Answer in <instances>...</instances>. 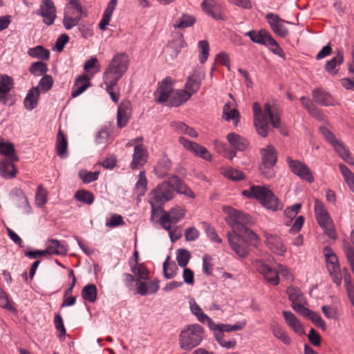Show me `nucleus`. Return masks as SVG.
I'll use <instances>...</instances> for the list:
<instances>
[{
  "label": "nucleus",
  "instance_id": "1",
  "mask_svg": "<svg viewBox=\"0 0 354 354\" xmlns=\"http://www.w3.org/2000/svg\"><path fill=\"white\" fill-rule=\"evenodd\" d=\"M223 210L227 215L225 222L232 230V232L227 234L229 244L239 257L245 258L249 254V248L242 241L239 235L243 230H245L246 224L251 222V217L230 206H223Z\"/></svg>",
  "mask_w": 354,
  "mask_h": 354
},
{
  "label": "nucleus",
  "instance_id": "2",
  "mask_svg": "<svg viewBox=\"0 0 354 354\" xmlns=\"http://www.w3.org/2000/svg\"><path fill=\"white\" fill-rule=\"evenodd\" d=\"M242 194L250 198L258 200L264 207L272 211L281 210L282 203L266 187L252 185L248 189L243 190Z\"/></svg>",
  "mask_w": 354,
  "mask_h": 354
},
{
  "label": "nucleus",
  "instance_id": "3",
  "mask_svg": "<svg viewBox=\"0 0 354 354\" xmlns=\"http://www.w3.org/2000/svg\"><path fill=\"white\" fill-rule=\"evenodd\" d=\"M149 203L151 207V216L162 210V206L174 198V189L169 183V179L158 185L149 194Z\"/></svg>",
  "mask_w": 354,
  "mask_h": 354
},
{
  "label": "nucleus",
  "instance_id": "4",
  "mask_svg": "<svg viewBox=\"0 0 354 354\" xmlns=\"http://www.w3.org/2000/svg\"><path fill=\"white\" fill-rule=\"evenodd\" d=\"M129 66V58L126 53L115 54L103 73V81L118 83L127 71Z\"/></svg>",
  "mask_w": 354,
  "mask_h": 354
},
{
  "label": "nucleus",
  "instance_id": "5",
  "mask_svg": "<svg viewBox=\"0 0 354 354\" xmlns=\"http://www.w3.org/2000/svg\"><path fill=\"white\" fill-rule=\"evenodd\" d=\"M204 335L203 327L198 324H191L181 330L179 335V344L181 348L191 351L201 342Z\"/></svg>",
  "mask_w": 354,
  "mask_h": 354
},
{
  "label": "nucleus",
  "instance_id": "6",
  "mask_svg": "<svg viewBox=\"0 0 354 354\" xmlns=\"http://www.w3.org/2000/svg\"><path fill=\"white\" fill-rule=\"evenodd\" d=\"M324 254L330 276L337 286H340L342 277L337 255L328 246L324 248Z\"/></svg>",
  "mask_w": 354,
  "mask_h": 354
},
{
  "label": "nucleus",
  "instance_id": "7",
  "mask_svg": "<svg viewBox=\"0 0 354 354\" xmlns=\"http://www.w3.org/2000/svg\"><path fill=\"white\" fill-rule=\"evenodd\" d=\"M254 119L268 115L271 124L274 128H279L281 126L280 113L277 108H272L269 104L264 106V112L259 102L253 104Z\"/></svg>",
  "mask_w": 354,
  "mask_h": 354
},
{
  "label": "nucleus",
  "instance_id": "8",
  "mask_svg": "<svg viewBox=\"0 0 354 354\" xmlns=\"http://www.w3.org/2000/svg\"><path fill=\"white\" fill-rule=\"evenodd\" d=\"M162 212L163 214L160 218V224L166 230H169L171 228V224L179 222L186 214V209L180 206L171 208L168 212L164 210Z\"/></svg>",
  "mask_w": 354,
  "mask_h": 354
},
{
  "label": "nucleus",
  "instance_id": "9",
  "mask_svg": "<svg viewBox=\"0 0 354 354\" xmlns=\"http://www.w3.org/2000/svg\"><path fill=\"white\" fill-rule=\"evenodd\" d=\"M287 163L290 171L299 176L302 180H306L308 183H313L315 180L314 176L310 168L303 162L293 160L288 156L286 158Z\"/></svg>",
  "mask_w": 354,
  "mask_h": 354
},
{
  "label": "nucleus",
  "instance_id": "10",
  "mask_svg": "<svg viewBox=\"0 0 354 354\" xmlns=\"http://www.w3.org/2000/svg\"><path fill=\"white\" fill-rule=\"evenodd\" d=\"M253 264L257 270L263 275L265 280L272 286H277L279 283L278 272L264 262L262 259H256Z\"/></svg>",
  "mask_w": 354,
  "mask_h": 354
},
{
  "label": "nucleus",
  "instance_id": "11",
  "mask_svg": "<svg viewBox=\"0 0 354 354\" xmlns=\"http://www.w3.org/2000/svg\"><path fill=\"white\" fill-rule=\"evenodd\" d=\"M266 19L274 34L281 37H286L288 35L289 31L285 24H290V22L281 19L279 15L272 12L268 13L266 15Z\"/></svg>",
  "mask_w": 354,
  "mask_h": 354
},
{
  "label": "nucleus",
  "instance_id": "12",
  "mask_svg": "<svg viewBox=\"0 0 354 354\" xmlns=\"http://www.w3.org/2000/svg\"><path fill=\"white\" fill-rule=\"evenodd\" d=\"M37 15L43 17V22L50 26L56 18V8L52 0H41L39 9L36 11Z\"/></svg>",
  "mask_w": 354,
  "mask_h": 354
},
{
  "label": "nucleus",
  "instance_id": "13",
  "mask_svg": "<svg viewBox=\"0 0 354 354\" xmlns=\"http://www.w3.org/2000/svg\"><path fill=\"white\" fill-rule=\"evenodd\" d=\"M201 8L215 20H226L224 8L216 0H203L201 3Z\"/></svg>",
  "mask_w": 354,
  "mask_h": 354
},
{
  "label": "nucleus",
  "instance_id": "14",
  "mask_svg": "<svg viewBox=\"0 0 354 354\" xmlns=\"http://www.w3.org/2000/svg\"><path fill=\"white\" fill-rule=\"evenodd\" d=\"M266 245L272 252L277 255L284 256L286 247L281 238L277 234L265 232Z\"/></svg>",
  "mask_w": 354,
  "mask_h": 354
},
{
  "label": "nucleus",
  "instance_id": "15",
  "mask_svg": "<svg viewBox=\"0 0 354 354\" xmlns=\"http://www.w3.org/2000/svg\"><path fill=\"white\" fill-rule=\"evenodd\" d=\"M178 141L187 150L189 151L194 155L200 156L206 160H209L211 159V154L205 147L195 142L188 140L184 137H180Z\"/></svg>",
  "mask_w": 354,
  "mask_h": 354
},
{
  "label": "nucleus",
  "instance_id": "16",
  "mask_svg": "<svg viewBox=\"0 0 354 354\" xmlns=\"http://www.w3.org/2000/svg\"><path fill=\"white\" fill-rule=\"evenodd\" d=\"M172 93V80L171 77H167L160 82L154 95L156 101L159 103H162L167 101L169 102Z\"/></svg>",
  "mask_w": 354,
  "mask_h": 354
},
{
  "label": "nucleus",
  "instance_id": "17",
  "mask_svg": "<svg viewBox=\"0 0 354 354\" xmlns=\"http://www.w3.org/2000/svg\"><path fill=\"white\" fill-rule=\"evenodd\" d=\"M148 151L146 146L138 144L135 146L131 162L132 169H140L147 161Z\"/></svg>",
  "mask_w": 354,
  "mask_h": 354
},
{
  "label": "nucleus",
  "instance_id": "18",
  "mask_svg": "<svg viewBox=\"0 0 354 354\" xmlns=\"http://www.w3.org/2000/svg\"><path fill=\"white\" fill-rule=\"evenodd\" d=\"M205 78V73L198 71H194L187 80L185 85V91L190 94V97L200 89L202 81Z\"/></svg>",
  "mask_w": 354,
  "mask_h": 354
},
{
  "label": "nucleus",
  "instance_id": "19",
  "mask_svg": "<svg viewBox=\"0 0 354 354\" xmlns=\"http://www.w3.org/2000/svg\"><path fill=\"white\" fill-rule=\"evenodd\" d=\"M312 97L315 103L322 106H335L337 104L333 97L321 88H316L312 91Z\"/></svg>",
  "mask_w": 354,
  "mask_h": 354
},
{
  "label": "nucleus",
  "instance_id": "20",
  "mask_svg": "<svg viewBox=\"0 0 354 354\" xmlns=\"http://www.w3.org/2000/svg\"><path fill=\"white\" fill-rule=\"evenodd\" d=\"M169 183L178 194H183L190 198H194L195 194L194 192L178 176H172L169 178Z\"/></svg>",
  "mask_w": 354,
  "mask_h": 354
},
{
  "label": "nucleus",
  "instance_id": "21",
  "mask_svg": "<svg viewBox=\"0 0 354 354\" xmlns=\"http://www.w3.org/2000/svg\"><path fill=\"white\" fill-rule=\"evenodd\" d=\"M282 315L286 324L293 332L299 335L305 334V330L302 324L295 314L290 311L283 310Z\"/></svg>",
  "mask_w": 354,
  "mask_h": 354
},
{
  "label": "nucleus",
  "instance_id": "22",
  "mask_svg": "<svg viewBox=\"0 0 354 354\" xmlns=\"http://www.w3.org/2000/svg\"><path fill=\"white\" fill-rule=\"evenodd\" d=\"M91 86V78L86 74L79 75L73 86L71 97H77Z\"/></svg>",
  "mask_w": 354,
  "mask_h": 354
},
{
  "label": "nucleus",
  "instance_id": "23",
  "mask_svg": "<svg viewBox=\"0 0 354 354\" xmlns=\"http://www.w3.org/2000/svg\"><path fill=\"white\" fill-rule=\"evenodd\" d=\"M159 290V280L154 279L148 282H137V293L141 296L156 294Z\"/></svg>",
  "mask_w": 354,
  "mask_h": 354
},
{
  "label": "nucleus",
  "instance_id": "24",
  "mask_svg": "<svg viewBox=\"0 0 354 354\" xmlns=\"http://www.w3.org/2000/svg\"><path fill=\"white\" fill-rule=\"evenodd\" d=\"M244 35L249 37L252 42L263 46H266L272 37L271 34L266 29H261L259 31L250 30L246 32Z\"/></svg>",
  "mask_w": 354,
  "mask_h": 354
},
{
  "label": "nucleus",
  "instance_id": "25",
  "mask_svg": "<svg viewBox=\"0 0 354 354\" xmlns=\"http://www.w3.org/2000/svg\"><path fill=\"white\" fill-rule=\"evenodd\" d=\"M315 214L319 226L333 221L324 204L319 199L315 200Z\"/></svg>",
  "mask_w": 354,
  "mask_h": 354
},
{
  "label": "nucleus",
  "instance_id": "26",
  "mask_svg": "<svg viewBox=\"0 0 354 354\" xmlns=\"http://www.w3.org/2000/svg\"><path fill=\"white\" fill-rule=\"evenodd\" d=\"M262 162L261 164L274 167L277 161V151L272 145H267L261 149Z\"/></svg>",
  "mask_w": 354,
  "mask_h": 354
},
{
  "label": "nucleus",
  "instance_id": "27",
  "mask_svg": "<svg viewBox=\"0 0 354 354\" xmlns=\"http://www.w3.org/2000/svg\"><path fill=\"white\" fill-rule=\"evenodd\" d=\"M40 91L38 87H32L28 91L24 100V105L26 110L32 111L37 106L39 100Z\"/></svg>",
  "mask_w": 354,
  "mask_h": 354
},
{
  "label": "nucleus",
  "instance_id": "28",
  "mask_svg": "<svg viewBox=\"0 0 354 354\" xmlns=\"http://www.w3.org/2000/svg\"><path fill=\"white\" fill-rule=\"evenodd\" d=\"M227 139L230 145L236 150L244 151L249 146V142L247 139L235 133H229Z\"/></svg>",
  "mask_w": 354,
  "mask_h": 354
},
{
  "label": "nucleus",
  "instance_id": "29",
  "mask_svg": "<svg viewBox=\"0 0 354 354\" xmlns=\"http://www.w3.org/2000/svg\"><path fill=\"white\" fill-rule=\"evenodd\" d=\"M186 45L183 34H178L167 46L170 51V55L174 58L176 57L180 50L184 48Z\"/></svg>",
  "mask_w": 354,
  "mask_h": 354
},
{
  "label": "nucleus",
  "instance_id": "30",
  "mask_svg": "<svg viewBox=\"0 0 354 354\" xmlns=\"http://www.w3.org/2000/svg\"><path fill=\"white\" fill-rule=\"evenodd\" d=\"M270 328L273 335L285 345H290L291 344V339L288 335L286 330L279 323L274 322L271 324Z\"/></svg>",
  "mask_w": 354,
  "mask_h": 354
},
{
  "label": "nucleus",
  "instance_id": "31",
  "mask_svg": "<svg viewBox=\"0 0 354 354\" xmlns=\"http://www.w3.org/2000/svg\"><path fill=\"white\" fill-rule=\"evenodd\" d=\"M190 94L185 90L173 91L168 105L171 106H179L190 99Z\"/></svg>",
  "mask_w": 354,
  "mask_h": 354
},
{
  "label": "nucleus",
  "instance_id": "32",
  "mask_svg": "<svg viewBox=\"0 0 354 354\" xmlns=\"http://www.w3.org/2000/svg\"><path fill=\"white\" fill-rule=\"evenodd\" d=\"M196 21L194 15L188 13H183L180 17L177 18L173 24L175 29H185L193 26Z\"/></svg>",
  "mask_w": 354,
  "mask_h": 354
},
{
  "label": "nucleus",
  "instance_id": "33",
  "mask_svg": "<svg viewBox=\"0 0 354 354\" xmlns=\"http://www.w3.org/2000/svg\"><path fill=\"white\" fill-rule=\"evenodd\" d=\"M46 252L48 254L65 255L67 248L59 241L51 239L48 241Z\"/></svg>",
  "mask_w": 354,
  "mask_h": 354
},
{
  "label": "nucleus",
  "instance_id": "34",
  "mask_svg": "<svg viewBox=\"0 0 354 354\" xmlns=\"http://www.w3.org/2000/svg\"><path fill=\"white\" fill-rule=\"evenodd\" d=\"M189 306L192 313L197 317L200 322H207L209 326L212 327V324H213L212 319L203 313L202 308L197 304L194 299L189 301Z\"/></svg>",
  "mask_w": 354,
  "mask_h": 354
},
{
  "label": "nucleus",
  "instance_id": "35",
  "mask_svg": "<svg viewBox=\"0 0 354 354\" xmlns=\"http://www.w3.org/2000/svg\"><path fill=\"white\" fill-rule=\"evenodd\" d=\"M67 149L68 142L66 137L62 129H59L57 133L56 141V150L57 155L62 158H66L68 156Z\"/></svg>",
  "mask_w": 354,
  "mask_h": 354
},
{
  "label": "nucleus",
  "instance_id": "36",
  "mask_svg": "<svg viewBox=\"0 0 354 354\" xmlns=\"http://www.w3.org/2000/svg\"><path fill=\"white\" fill-rule=\"evenodd\" d=\"M81 19L82 16L76 15L75 12H72L69 10H65L63 18L64 27L66 30H71L79 24Z\"/></svg>",
  "mask_w": 354,
  "mask_h": 354
},
{
  "label": "nucleus",
  "instance_id": "37",
  "mask_svg": "<svg viewBox=\"0 0 354 354\" xmlns=\"http://www.w3.org/2000/svg\"><path fill=\"white\" fill-rule=\"evenodd\" d=\"M116 5L117 0H111L109 2L99 24V27L102 30H104L109 25Z\"/></svg>",
  "mask_w": 354,
  "mask_h": 354
},
{
  "label": "nucleus",
  "instance_id": "38",
  "mask_svg": "<svg viewBox=\"0 0 354 354\" xmlns=\"http://www.w3.org/2000/svg\"><path fill=\"white\" fill-rule=\"evenodd\" d=\"M171 166H172L171 162L168 158V157L165 155L162 156L160 158L156 167L155 168V171H156V175L159 178H164L165 176H167L168 172L171 170Z\"/></svg>",
  "mask_w": 354,
  "mask_h": 354
},
{
  "label": "nucleus",
  "instance_id": "39",
  "mask_svg": "<svg viewBox=\"0 0 354 354\" xmlns=\"http://www.w3.org/2000/svg\"><path fill=\"white\" fill-rule=\"evenodd\" d=\"M335 151L339 156L349 165H354V160L351 156L348 149L344 146L343 142L339 140L333 145Z\"/></svg>",
  "mask_w": 354,
  "mask_h": 354
},
{
  "label": "nucleus",
  "instance_id": "40",
  "mask_svg": "<svg viewBox=\"0 0 354 354\" xmlns=\"http://www.w3.org/2000/svg\"><path fill=\"white\" fill-rule=\"evenodd\" d=\"M16 196L15 203L16 205L22 208L25 213L29 214L31 212V207L28 203L27 197L25 196L24 192L22 189L17 188L13 191Z\"/></svg>",
  "mask_w": 354,
  "mask_h": 354
},
{
  "label": "nucleus",
  "instance_id": "41",
  "mask_svg": "<svg viewBox=\"0 0 354 354\" xmlns=\"http://www.w3.org/2000/svg\"><path fill=\"white\" fill-rule=\"evenodd\" d=\"M247 324L246 320H243L241 322H239L236 324L231 325V324H212V327H210L214 331H219V332H231V331H236V330H241L243 328H245V326Z\"/></svg>",
  "mask_w": 354,
  "mask_h": 354
},
{
  "label": "nucleus",
  "instance_id": "42",
  "mask_svg": "<svg viewBox=\"0 0 354 354\" xmlns=\"http://www.w3.org/2000/svg\"><path fill=\"white\" fill-rule=\"evenodd\" d=\"M300 101L303 106L308 110L310 115H312L317 120L322 119L323 113L315 105H314L313 102L311 101L310 98L305 96H302L300 98Z\"/></svg>",
  "mask_w": 354,
  "mask_h": 354
},
{
  "label": "nucleus",
  "instance_id": "43",
  "mask_svg": "<svg viewBox=\"0 0 354 354\" xmlns=\"http://www.w3.org/2000/svg\"><path fill=\"white\" fill-rule=\"evenodd\" d=\"M16 175L14 164L8 160L0 161V176L4 178H12Z\"/></svg>",
  "mask_w": 354,
  "mask_h": 354
},
{
  "label": "nucleus",
  "instance_id": "44",
  "mask_svg": "<svg viewBox=\"0 0 354 354\" xmlns=\"http://www.w3.org/2000/svg\"><path fill=\"white\" fill-rule=\"evenodd\" d=\"M130 118V110L127 105L120 104L118 108L117 124L120 128L125 127Z\"/></svg>",
  "mask_w": 354,
  "mask_h": 354
},
{
  "label": "nucleus",
  "instance_id": "45",
  "mask_svg": "<svg viewBox=\"0 0 354 354\" xmlns=\"http://www.w3.org/2000/svg\"><path fill=\"white\" fill-rule=\"evenodd\" d=\"M268 115H265L254 119V124L257 133L263 138H266L268 133Z\"/></svg>",
  "mask_w": 354,
  "mask_h": 354
},
{
  "label": "nucleus",
  "instance_id": "46",
  "mask_svg": "<svg viewBox=\"0 0 354 354\" xmlns=\"http://www.w3.org/2000/svg\"><path fill=\"white\" fill-rule=\"evenodd\" d=\"M242 241L248 247V244L244 241L243 238L245 237L250 243L254 247L257 248L260 244V239L258 235L254 233L252 230L249 229L248 227L245 230H243L242 232H240L239 235Z\"/></svg>",
  "mask_w": 354,
  "mask_h": 354
},
{
  "label": "nucleus",
  "instance_id": "47",
  "mask_svg": "<svg viewBox=\"0 0 354 354\" xmlns=\"http://www.w3.org/2000/svg\"><path fill=\"white\" fill-rule=\"evenodd\" d=\"M28 55L33 58H37L43 60H48L50 58V52L48 49L41 46L29 48Z\"/></svg>",
  "mask_w": 354,
  "mask_h": 354
},
{
  "label": "nucleus",
  "instance_id": "48",
  "mask_svg": "<svg viewBox=\"0 0 354 354\" xmlns=\"http://www.w3.org/2000/svg\"><path fill=\"white\" fill-rule=\"evenodd\" d=\"M178 266L174 261H169V257L163 263V276L167 279L174 278L177 274Z\"/></svg>",
  "mask_w": 354,
  "mask_h": 354
},
{
  "label": "nucleus",
  "instance_id": "49",
  "mask_svg": "<svg viewBox=\"0 0 354 354\" xmlns=\"http://www.w3.org/2000/svg\"><path fill=\"white\" fill-rule=\"evenodd\" d=\"M97 293L96 286L94 284H88L82 288V297L85 301L93 303L96 301Z\"/></svg>",
  "mask_w": 354,
  "mask_h": 354
},
{
  "label": "nucleus",
  "instance_id": "50",
  "mask_svg": "<svg viewBox=\"0 0 354 354\" xmlns=\"http://www.w3.org/2000/svg\"><path fill=\"white\" fill-rule=\"evenodd\" d=\"M0 153L8 157L12 161L18 160L14 145L11 142H0Z\"/></svg>",
  "mask_w": 354,
  "mask_h": 354
},
{
  "label": "nucleus",
  "instance_id": "51",
  "mask_svg": "<svg viewBox=\"0 0 354 354\" xmlns=\"http://www.w3.org/2000/svg\"><path fill=\"white\" fill-rule=\"evenodd\" d=\"M74 198L76 201L86 205H91L94 201L93 194L85 189L77 190L75 193Z\"/></svg>",
  "mask_w": 354,
  "mask_h": 354
},
{
  "label": "nucleus",
  "instance_id": "52",
  "mask_svg": "<svg viewBox=\"0 0 354 354\" xmlns=\"http://www.w3.org/2000/svg\"><path fill=\"white\" fill-rule=\"evenodd\" d=\"M339 169L348 186L354 192V173L344 164H339Z\"/></svg>",
  "mask_w": 354,
  "mask_h": 354
},
{
  "label": "nucleus",
  "instance_id": "53",
  "mask_svg": "<svg viewBox=\"0 0 354 354\" xmlns=\"http://www.w3.org/2000/svg\"><path fill=\"white\" fill-rule=\"evenodd\" d=\"M286 292L292 304L304 301L305 299L302 292L297 287L290 286L287 288Z\"/></svg>",
  "mask_w": 354,
  "mask_h": 354
},
{
  "label": "nucleus",
  "instance_id": "54",
  "mask_svg": "<svg viewBox=\"0 0 354 354\" xmlns=\"http://www.w3.org/2000/svg\"><path fill=\"white\" fill-rule=\"evenodd\" d=\"M223 118L226 121L235 120V122L236 124L239 118V111L236 109H231V103L227 102L223 106Z\"/></svg>",
  "mask_w": 354,
  "mask_h": 354
},
{
  "label": "nucleus",
  "instance_id": "55",
  "mask_svg": "<svg viewBox=\"0 0 354 354\" xmlns=\"http://www.w3.org/2000/svg\"><path fill=\"white\" fill-rule=\"evenodd\" d=\"M344 60V55L341 50H339L336 55L326 62L325 68L326 71L330 73H335V68L337 65H339L342 63Z\"/></svg>",
  "mask_w": 354,
  "mask_h": 354
},
{
  "label": "nucleus",
  "instance_id": "56",
  "mask_svg": "<svg viewBox=\"0 0 354 354\" xmlns=\"http://www.w3.org/2000/svg\"><path fill=\"white\" fill-rule=\"evenodd\" d=\"M47 71V64L42 62H33L29 68V72L35 76H44L46 75V73Z\"/></svg>",
  "mask_w": 354,
  "mask_h": 354
},
{
  "label": "nucleus",
  "instance_id": "57",
  "mask_svg": "<svg viewBox=\"0 0 354 354\" xmlns=\"http://www.w3.org/2000/svg\"><path fill=\"white\" fill-rule=\"evenodd\" d=\"M147 189V180L145 171H140L138 174V180L136 184V192L138 196H143Z\"/></svg>",
  "mask_w": 354,
  "mask_h": 354
},
{
  "label": "nucleus",
  "instance_id": "58",
  "mask_svg": "<svg viewBox=\"0 0 354 354\" xmlns=\"http://www.w3.org/2000/svg\"><path fill=\"white\" fill-rule=\"evenodd\" d=\"M54 80L51 75H44L42 78L39 81L38 86L37 87L39 88L40 92L46 93L53 86Z\"/></svg>",
  "mask_w": 354,
  "mask_h": 354
},
{
  "label": "nucleus",
  "instance_id": "59",
  "mask_svg": "<svg viewBox=\"0 0 354 354\" xmlns=\"http://www.w3.org/2000/svg\"><path fill=\"white\" fill-rule=\"evenodd\" d=\"M198 46L200 49V54L198 56L199 62L204 64L208 59L209 53V45L207 41L201 40L198 41Z\"/></svg>",
  "mask_w": 354,
  "mask_h": 354
},
{
  "label": "nucleus",
  "instance_id": "60",
  "mask_svg": "<svg viewBox=\"0 0 354 354\" xmlns=\"http://www.w3.org/2000/svg\"><path fill=\"white\" fill-rule=\"evenodd\" d=\"M191 254L186 249H178L176 252V261L178 266L185 268L189 263Z\"/></svg>",
  "mask_w": 354,
  "mask_h": 354
},
{
  "label": "nucleus",
  "instance_id": "61",
  "mask_svg": "<svg viewBox=\"0 0 354 354\" xmlns=\"http://www.w3.org/2000/svg\"><path fill=\"white\" fill-rule=\"evenodd\" d=\"M13 79L7 75H0V93H9L13 87Z\"/></svg>",
  "mask_w": 354,
  "mask_h": 354
},
{
  "label": "nucleus",
  "instance_id": "62",
  "mask_svg": "<svg viewBox=\"0 0 354 354\" xmlns=\"http://www.w3.org/2000/svg\"><path fill=\"white\" fill-rule=\"evenodd\" d=\"M223 174L232 180H240L244 178V174L241 171L232 167L225 168Z\"/></svg>",
  "mask_w": 354,
  "mask_h": 354
},
{
  "label": "nucleus",
  "instance_id": "63",
  "mask_svg": "<svg viewBox=\"0 0 354 354\" xmlns=\"http://www.w3.org/2000/svg\"><path fill=\"white\" fill-rule=\"evenodd\" d=\"M99 171H88L86 170H81L79 172V176L84 183H90L96 180L99 177Z\"/></svg>",
  "mask_w": 354,
  "mask_h": 354
},
{
  "label": "nucleus",
  "instance_id": "64",
  "mask_svg": "<svg viewBox=\"0 0 354 354\" xmlns=\"http://www.w3.org/2000/svg\"><path fill=\"white\" fill-rule=\"evenodd\" d=\"M205 232L208 238L213 242L218 243H222V239L218 236L214 227H212L209 224L206 222L203 223Z\"/></svg>",
  "mask_w": 354,
  "mask_h": 354
}]
</instances>
